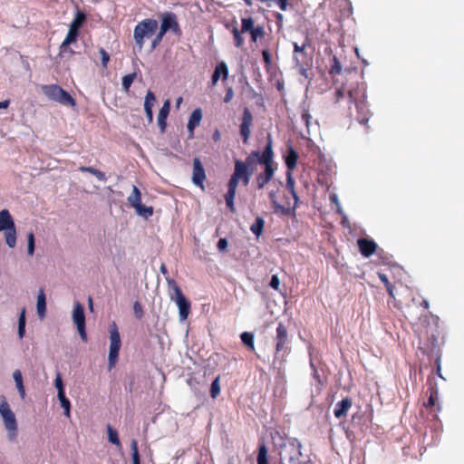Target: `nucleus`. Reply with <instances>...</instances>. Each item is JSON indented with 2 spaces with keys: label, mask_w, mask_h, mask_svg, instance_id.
I'll list each match as a JSON object with an SVG mask.
<instances>
[{
  "label": "nucleus",
  "mask_w": 464,
  "mask_h": 464,
  "mask_svg": "<svg viewBox=\"0 0 464 464\" xmlns=\"http://www.w3.org/2000/svg\"><path fill=\"white\" fill-rule=\"evenodd\" d=\"M128 201L134 208L141 204V193L136 186H133L132 193L128 197Z\"/></svg>",
  "instance_id": "obj_30"
},
{
  "label": "nucleus",
  "mask_w": 464,
  "mask_h": 464,
  "mask_svg": "<svg viewBox=\"0 0 464 464\" xmlns=\"http://www.w3.org/2000/svg\"><path fill=\"white\" fill-rule=\"evenodd\" d=\"M301 119L304 122L305 126L309 128L312 116L308 110H304L301 114Z\"/></svg>",
  "instance_id": "obj_53"
},
{
  "label": "nucleus",
  "mask_w": 464,
  "mask_h": 464,
  "mask_svg": "<svg viewBox=\"0 0 464 464\" xmlns=\"http://www.w3.org/2000/svg\"><path fill=\"white\" fill-rule=\"evenodd\" d=\"M166 34H167V31H162V27L160 26L158 34H156V36L152 39V41L150 43L151 50L156 49L160 44V43L162 42V39Z\"/></svg>",
  "instance_id": "obj_41"
},
{
  "label": "nucleus",
  "mask_w": 464,
  "mask_h": 464,
  "mask_svg": "<svg viewBox=\"0 0 464 464\" xmlns=\"http://www.w3.org/2000/svg\"><path fill=\"white\" fill-rule=\"evenodd\" d=\"M212 138H213V140H214L215 142H217V141H218V140H220V132H219V130H216L214 131Z\"/></svg>",
  "instance_id": "obj_63"
},
{
  "label": "nucleus",
  "mask_w": 464,
  "mask_h": 464,
  "mask_svg": "<svg viewBox=\"0 0 464 464\" xmlns=\"http://www.w3.org/2000/svg\"><path fill=\"white\" fill-rule=\"evenodd\" d=\"M269 198H270L271 202L274 204V207L276 208H281V206L276 200V192L275 191H271L269 193Z\"/></svg>",
  "instance_id": "obj_58"
},
{
  "label": "nucleus",
  "mask_w": 464,
  "mask_h": 464,
  "mask_svg": "<svg viewBox=\"0 0 464 464\" xmlns=\"http://www.w3.org/2000/svg\"><path fill=\"white\" fill-rule=\"evenodd\" d=\"M136 78V73H129L122 77V88L125 92H128Z\"/></svg>",
  "instance_id": "obj_42"
},
{
  "label": "nucleus",
  "mask_w": 464,
  "mask_h": 464,
  "mask_svg": "<svg viewBox=\"0 0 464 464\" xmlns=\"http://www.w3.org/2000/svg\"><path fill=\"white\" fill-rule=\"evenodd\" d=\"M343 72L342 64L339 61V59L334 55L331 61V66L329 69V73L332 76L339 75Z\"/></svg>",
  "instance_id": "obj_34"
},
{
  "label": "nucleus",
  "mask_w": 464,
  "mask_h": 464,
  "mask_svg": "<svg viewBox=\"0 0 464 464\" xmlns=\"http://www.w3.org/2000/svg\"><path fill=\"white\" fill-rule=\"evenodd\" d=\"M234 44L236 47L240 48L244 44V38L241 35V31H238L237 27H234L232 30Z\"/></svg>",
  "instance_id": "obj_46"
},
{
  "label": "nucleus",
  "mask_w": 464,
  "mask_h": 464,
  "mask_svg": "<svg viewBox=\"0 0 464 464\" xmlns=\"http://www.w3.org/2000/svg\"><path fill=\"white\" fill-rule=\"evenodd\" d=\"M206 171L199 158L193 159L192 182L201 189H205L204 181L206 180Z\"/></svg>",
  "instance_id": "obj_14"
},
{
  "label": "nucleus",
  "mask_w": 464,
  "mask_h": 464,
  "mask_svg": "<svg viewBox=\"0 0 464 464\" xmlns=\"http://www.w3.org/2000/svg\"><path fill=\"white\" fill-rule=\"evenodd\" d=\"M379 279L384 284L389 285V279L388 276L383 273H378Z\"/></svg>",
  "instance_id": "obj_62"
},
{
  "label": "nucleus",
  "mask_w": 464,
  "mask_h": 464,
  "mask_svg": "<svg viewBox=\"0 0 464 464\" xmlns=\"http://www.w3.org/2000/svg\"><path fill=\"white\" fill-rule=\"evenodd\" d=\"M170 111V102L169 100H166L160 108L158 115V124L162 132L165 131L167 122L166 120Z\"/></svg>",
  "instance_id": "obj_23"
},
{
  "label": "nucleus",
  "mask_w": 464,
  "mask_h": 464,
  "mask_svg": "<svg viewBox=\"0 0 464 464\" xmlns=\"http://www.w3.org/2000/svg\"><path fill=\"white\" fill-rule=\"evenodd\" d=\"M42 92L52 101L66 106H75V100L72 95L57 84L43 85Z\"/></svg>",
  "instance_id": "obj_9"
},
{
  "label": "nucleus",
  "mask_w": 464,
  "mask_h": 464,
  "mask_svg": "<svg viewBox=\"0 0 464 464\" xmlns=\"http://www.w3.org/2000/svg\"><path fill=\"white\" fill-rule=\"evenodd\" d=\"M306 44L299 45L297 43H293L294 47V60L297 66L304 68V65H308L309 58L305 52ZM304 71V69H303Z\"/></svg>",
  "instance_id": "obj_16"
},
{
  "label": "nucleus",
  "mask_w": 464,
  "mask_h": 464,
  "mask_svg": "<svg viewBox=\"0 0 464 464\" xmlns=\"http://www.w3.org/2000/svg\"><path fill=\"white\" fill-rule=\"evenodd\" d=\"M273 145L272 138L270 135L267 137V142L263 151L262 165L265 166V169L262 173L258 174L256 178V187L258 189H262L266 185L273 179L276 168L273 164Z\"/></svg>",
  "instance_id": "obj_2"
},
{
  "label": "nucleus",
  "mask_w": 464,
  "mask_h": 464,
  "mask_svg": "<svg viewBox=\"0 0 464 464\" xmlns=\"http://www.w3.org/2000/svg\"><path fill=\"white\" fill-rule=\"evenodd\" d=\"M133 312L136 318L141 319L143 317V309L141 304L138 301H136L133 304Z\"/></svg>",
  "instance_id": "obj_52"
},
{
  "label": "nucleus",
  "mask_w": 464,
  "mask_h": 464,
  "mask_svg": "<svg viewBox=\"0 0 464 464\" xmlns=\"http://www.w3.org/2000/svg\"><path fill=\"white\" fill-rule=\"evenodd\" d=\"M429 391H430V397L428 399V401L424 402V406L426 408L436 407L437 411H440L441 410V407L439 403H437L438 397H439L438 389L434 386H430L429 388Z\"/></svg>",
  "instance_id": "obj_25"
},
{
  "label": "nucleus",
  "mask_w": 464,
  "mask_h": 464,
  "mask_svg": "<svg viewBox=\"0 0 464 464\" xmlns=\"http://www.w3.org/2000/svg\"><path fill=\"white\" fill-rule=\"evenodd\" d=\"M79 32L69 27V31L63 42L61 44V52H65L66 48L72 43L76 42Z\"/></svg>",
  "instance_id": "obj_27"
},
{
  "label": "nucleus",
  "mask_w": 464,
  "mask_h": 464,
  "mask_svg": "<svg viewBox=\"0 0 464 464\" xmlns=\"http://www.w3.org/2000/svg\"><path fill=\"white\" fill-rule=\"evenodd\" d=\"M202 119V111L200 108L195 109L189 116L188 122L187 125L188 130L189 132L188 138H192L194 136V130L197 126L199 125Z\"/></svg>",
  "instance_id": "obj_20"
},
{
  "label": "nucleus",
  "mask_w": 464,
  "mask_h": 464,
  "mask_svg": "<svg viewBox=\"0 0 464 464\" xmlns=\"http://www.w3.org/2000/svg\"><path fill=\"white\" fill-rule=\"evenodd\" d=\"M251 36V42L256 43L258 38H263L265 36V29L263 25L255 26V28L249 32Z\"/></svg>",
  "instance_id": "obj_39"
},
{
  "label": "nucleus",
  "mask_w": 464,
  "mask_h": 464,
  "mask_svg": "<svg viewBox=\"0 0 464 464\" xmlns=\"http://www.w3.org/2000/svg\"><path fill=\"white\" fill-rule=\"evenodd\" d=\"M441 365H440V357L438 356L436 358V373L440 377L443 378L441 375Z\"/></svg>",
  "instance_id": "obj_61"
},
{
  "label": "nucleus",
  "mask_w": 464,
  "mask_h": 464,
  "mask_svg": "<svg viewBox=\"0 0 464 464\" xmlns=\"http://www.w3.org/2000/svg\"><path fill=\"white\" fill-rule=\"evenodd\" d=\"M159 28L158 21L146 18L139 22L133 30V39L138 51L143 49L146 39L152 37Z\"/></svg>",
  "instance_id": "obj_4"
},
{
  "label": "nucleus",
  "mask_w": 464,
  "mask_h": 464,
  "mask_svg": "<svg viewBox=\"0 0 464 464\" xmlns=\"http://www.w3.org/2000/svg\"><path fill=\"white\" fill-rule=\"evenodd\" d=\"M87 18L86 14L83 11L77 9L75 15L72 21L70 24V28L74 29L79 32L82 24H84Z\"/></svg>",
  "instance_id": "obj_26"
},
{
  "label": "nucleus",
  "mask_w": 464,
  "mask_h": 464,
  "mask_svg": "<svg viewBox=\"0 0 464 464\" xmlns=\"http://www.w3.org/2000/svg\"><path fill=\"white\" fill-rule=\"evenodd\" d=\"M130 450L132 452L133 464H140V454H139V450H138V442L136 440H131Z\"/></svg>",
  "instance_id": "obj_43"
},
{
  "label": "nucleus",
  "mask_w": 464,
  "mask_h": 464,
  "mask_svg": "<svg viewBox=\"0 0 464 464\" xmlns=\"http://www.w3.org/2000/svg\"><path fill=\"white\" fill-rule=\"evenodd\" d=\"M255 28L254 19L252 17L241 19V33H249Z\"/></svg>",
  "instance_id": "obj_40"
},
{
  "label": "nucleus",
  "mask_w": 464,
  "mask_h": 464,
  "mask_svg": "<svg viewBox=\"0 0 464 464\" xmlns=\"http://www.w3.org/2000/svg\"><path fill=\"white\" fill-rule=\"evenodd\" d=\"M262 157L263 152L260 153L258 150H253L246 158L245 161L235 160L234 172L228 180L227 192L225 195L226 205L232 213L236 212L234 199L239 181H242L244 186L248 185L254 172V165L256 162L262 164Z\"/></svg>",
  "instance_id": "obj_1"
},
{
  "label": "nucleus",
  "mask_w": 464,
  "mask_h": 464,
  "mask_svg": "<svg viewBox=\"0 0 464 464\" xmlns=\"http://www.w3.org/2000/svg\"><path fill=\"white\" fill-rule=\"evenodd\" d=\"M72 320H73V323L77 326V330H78L81 339L86 343L88 338H87L86 327H85L84 308H83V305L79 302L74 303L73 312H72Z\"/></svg>",
  "instance_id": "obj_12"
},
{
  "label": "nucleus",
  "mask_w": 464,
  "mask_h": 464,
  "mask_svg": "<svg viewBox=\"0 0 464 464\" xmlns=\"http://www.w3.org/2000/svg\"><path fill=\"white\" fill-rule=\"evenodd\" d=\"M55 387L58 391L57 396H61L65 394L64 388H63V382L61 377V374L58 372L54 381Z\"/></svg>",
  "instance_id": "obj_49"
},
{
  "label": "nucleus",
  "mask_w": 464,
  "mask_h": 464,
  "mask_svg": "<svg viewBox=\"0 0 464 464\" xmlns=\"http://www.w3.org/2000/svg\"><path fill=\"white\" fill-rule=\"evenodd\" d=\"M108 440L113 445L121 447V441L119 440L118 432L111 425L107 426Z\"/></svg>",
  "instance_id": "obj_38"
},
{
  "label": "nucleus",
  "mask_w": 464,
  "mask_h": 464,
  "mask_svg": "<svg viewBox=\"0 0 464 464\" xmlns=\"http://www.w3.org/2000/svg\"><path fill=\"white\" fill-rule=\"evenodd\" d=\"M274 342L276 347L274 362L276 360L285 361V357L291 350L289 347L290 338L287 327L282 322L277 324Z\"/></svg>",
  "instance_id": "obj_5"
},
{
  "label": "nucleus",
  "mask_w": 464,
  "mask_h": 464,
  "mask_svg": "<svg viewBox=\"0 0 464 464\" xmlns=\"http://www.w3.org/2000/svg\"><path fill=\"white\" fill-rule=\"evenodd\" d=\"M135 210L139 216L143 217L145 218L151 217L154 212L152 207H146L142 205V203L136 207Z\"/></svg>",
  "instance_id": "obj_37"
},
{
  "label": "nucleus",
  "mask_w": 464,
  "mask_h": 464,
  "mask_svg": "<svg viewBox=\"0 0 464 464\" xmlns=\"http://www.w3.org/2000/svg\"><path fill=\"white\" fill-rule=\"evenodd\" d=\"M355 93H356V91H354V90H350L347 92L349 106L344 114H345V116L350 117V118L353 117V113L351 111L352 110L351 105L353 103L355 105L356 111H357V116L355 117L356 121L360 124L365 125L369 121L370 112L365 104V101L364 100H360V101L357 100Z\"/></svg>",
  "instance_id": "obj_8"
},
{
  "label": "nucleus",
  "mask_w": 464,
  "mask_h": 464,
  "mask_svg": "<svg viewBox=\"0 0 464 464\" xmlns=\"http://www.w3.org/2000/svg\"><path fill=\"white\" fill-rule=\"evenodd\" d=\"M228 72V67L224 61L218 63L211 76V86H215L220 78H222L223 82L227 81Z\"/></svg>",
  "instance_id": "obj_17"
},
{
  "label": "nucleus",
  "mask_w": 464,
  "mask_h": 464,
  "mask_svg": "<svg viewBox=\"0 0 464 464\" xmlns=\"http://www.w3.org/2000/svg\"><path fill=\"white\" fill-rule=\"evenodd\" d=\"M352 404V399L349 397H345L341 401H338L334 410V416L338 419L345 417Z\"/></svg>",
  "instance_id": "obj_21"
},
{
  "label": "nucleus",
  "mask_w": 464,
  "mask_h": 464,
  "mask_svg": "<svg viewBox=\"0 0 464 464\" xmlns=\"http://www.w3.org/2000/svg\"><path fill=\"white\" fill-rule=\"evenodd\" d=\"M27 241H28V254L30 256H33L34 252V235L33 232H30L28 234Z\"/></svg>",
  "instance_id": "obj_51"
},
{
  "label": "nucleus",
  "mask_w": 464,
  "mask_h": 464,
  "mask_svg": "<svg viewBox=\"0 0 464 464\" xmlns=\"http://www.w3.org/2000/svg\"><path fill=\"white\" fill-rule=\"evenodd\" d=\"M286 188L291 193L292 197L295 199V208L297 206L298 203V196L295 189V179L293 178L292 173L286 172Z\"/></svg>",
  "instance_id": "obj_29"
},
{
  "label": "nucleus",
  "mask_w": 464,
  "mask_h": 464,
  "mask_svg": "<svg viewBox=\"0 0 464 464\" xmlns=\"http://www.w3.org/2000/svg\"><path fill=\"white\" fill-rule=\"evenodd\" d=\"M0 415L8 431L9 440H15L17 436V421L5 396L0 397Z\"/></svg>",
  "instance_id": "obj_7"
},
{
  "label": "nucleus",
  "mask_w": 464,
  "mask_h": 464,
  "mask_svg": "<svg viewBox=\"0 0 464 464\" xmlns=\"http://www.w3.org/2000/svg\"><path fill=\"white\" fill-rule=\"evenodd\" d=\"M262 58L265 64V67L268 69L272 64V55L268 49H264L262 51Z\"/></svg>",
  "instance_id": "obj_48"
},
{
  "label": "nucleus",
  "mask_w": 464,
  "mask_h": 464,
  "mask_svg": "<svg viewBox=\"0 0 464 464\" xmlns=\"http://www.w3.org/2000/svg\"><path fill=\"white\" fill-rule=\"evenodd\" d=\"M25 308L23 307L19 318H18V336L20 339H22L24 336L25 334V324H26V318H25Z\"/></svg>",
  "instance_id": "obj_33"
},
{
  "label": "nucleus",
  "mask_w": 464,
  "mask_h": 464,
  "mask_svg": "<svg viewBox=\"0 0 464 464\" xmlns=\"http://www.w3.org/2000/svg\"><path fill=\"white\" fill-rule=\"evenodd\" d=\"M99 53L101 55L102 67L107 68L108 63L110 61V54L103 48H100Z\"/></svg>",
  "instance_id": "obj_50"
},
{
  "label": "nucleus",
  "mask_w": 464,
  "mask_h": 464,
  "mask_svg": "<svg viewBox=\"0 0 464 464\" xmlns=\"http://www.w3.org/2000/svg\"><path fill=\"white\" fill-rule=\"evenodd\" d=\"M357 245L360 253L365 257H369L373 255L377 248V244L373 240L367 238H359L357 240Z\"/></svg>",
  "instance_id": "obj_18"
},
{
  "label": "nucleus",
  "mask_w": 464,
  "mask_h": 464,
  "mask_svg": "<svg viewBox=\"0 0 464 464\" xmlns=\"http://www.w3.org/2000/svg\"><path fill=\"white\" fill-rule=\"evenodd\" d=\"M219 376H218L211 383L210 386V396L213 399H216L220 393V382Z\"/></svg>",
  "instance_id": "obj_44"
},
{
  "label": "nucleus",
  "mask_w": 464,
  "mask_h": 464,
  "mask_svg": "<svg viewBox=\"0 0 464 464\" xmlns=\"http://www.w3.org/2000/svg\"><path fill=\"white\" fill-rule=\"evenodd\" d=\"M10 104V101L9 100H5L4 102H0V109H6L8 108Z\"/></svg>",
  "instance_id": "obj_64"
},
{
  "label": "nucleus",
  "mask_w": 464,
  "mask_h": 464,
  "mask_svg": "<svg viewBox=\"0 0 464 464\" xmlns=\"http://www.w3.org/2000/svg\"><path fill=\"white\" fill-rule=\"evenodd\" d=\"M167 284L169 298L176 303L179 308V321L184 322L190 314L191 303L183 295L180 287L174 279L167 278Z\"/></svg>",
  "instance_id": "obj_3"
},
{
  "label": "nucleus",
  "mask_w": 464,
  "mask_h": 464,
  "mask_svg": "<svg viewBox=\"0 0 464 464\" xmlns=\"http://www.w3.org/2000/svg\"><path fill=\"white\" fill-rule=\"evenodd\" d=\"M38 316L43 319L45 316L46 313V296L44 289H40L37 295V304H36Z\"/></svg>",
  "instance_id": "obj_24"
},
{
  "label": "nucleus",
  "mask_w": 464,
  "mask_h": 464,
  "mask_svg": "<svg viewBox=\"0 0 464 464\" xmlns=\"http://www.w3.org/2000/svg\"><path fill=\"white\" fill-rule=\"evenodd\" d=\"M0 231H5V242L13 248L16 245V229L10 212L7 209L0 211Z\"/></svg>",
  "instance_id": "obj_10"
},
{
  "label": "nucleus",
  "mask_w": 464,
  "mask_h": 464,
  "mask_svg": "<svg viewBox=\"0 0 464 464\" xmlns=\"http://www.w3.org/2000/svg\"><path fill=\"white\" fill-rule=\"evenodd\" d=\"M58 399L60 401L61 407L64 410V415L69 418L71 409L70 401L66 398L65 394L58 396Z\"/></svg>",
  "instance_id": "obj_47"
},
{
  "label": "nucleus",
  "mask_w": 464,
  "mask_h": 464,
  "mask_svg": "<svg viewBox=\"0 0 464 464\" xmlns=\"http://www.w3.org/2000/svg\"><path fill=\"white\" fill-rule=\"evenodd\" d=\"M281 11H286L288 7V0H275Z\"/></svg>",
  "instance_id": "obj_57"
},
{
  "label": "nucleus",
  "mask_w": 464,
  "mask_h": 464,
  "mask_svg": "<svg viewBox=\"0 0 464 464\" xmlns=\"http://www.w3.org/2000/svg\"><path fill=\"white\" fill-rule=\"evenodd\" d=\"M298 158L299 155L297 151L293 148V146L289 145L285 156V163L287 169L286 172H293V170L296 168Z\"/></svg>",
  "instance_id": "obj_19"
},
{
  "label": "nucleus",
  "mask_w": 464,
  "mask_h": 464,
  "mask_svg": "<svg viewBox=\"0 0 464 464\" xmlns=\"http://www.w3.org/2000/svg\"><path fill=\"white\" fill-rule=\"evenodd\" d=\"M110 334V351L108 357V370L111 371L117 364L119 359V353L121 346V335L117 324L111 322L109 325Z\"/></svg>",
  "instance_id": "obj_6"
},
{
  "label": "nucleus",
  "mask_w": 464,
  "mask_h": 464,
  "mask_svg": "<svg viewBox=\"0 0 464 464\" xmlns=\"http://www.w3.org/2000/svg\"><path fill=\"white\" fill-rule=\"evenodd\" d=\"M14 380L15 382L16 388L22 399L25 397V389L24 386L23 376L20 370H15L13 373Z\"/></svg>",
  "instance_id": "obj_28"
},
{
  "label": "nucleus",
  "mask_w": 464,
  "mask_h": 464,
  "mask_svg": "<svg viewBox=\"0 0 464 464\" xmlns=\"http://www.w3.org/2000/svg\"><path fill=\"white\" fill-rule=\"evenodd\" d=\"M79 170L82 172H88L95 176L100 181H105L107 179L104 172L93 168V167H80Z\"/></svg>",
  "instance_id": "obj_32"
},
{
  "label": "nucleus",
  "mask_w": 464,
  "mask_h": 464,
  "mask_svg": "<svg viewBox=\"0 0 464 464\" xmlns=\"http://www.w3.org/2000/svg\"><path fill=\"white\" fill-rule=\"evenodd\" d=\"M385 285V287H386V290H387V292H388L389 295H390L392 298H394V292H393V290H394V285H393L391 282H389V285Z\"/></svg>",
  "instance_id": "obj_59"
},
{
  "label": "nucleus",
  "mask_w": 464,
  "mask_h": 464,
  "mask_svg": "<svg viewBox=\"0 0 464 464\" xmlns=\"http://www.w3.org/2000/svg\"><path fill=\"white\" fill-rule=\"evenodd\" d=\"M242 343L247 346L250 351L255 350L254 335L249 332H244L240 335Z\"/></svg>",
  "instance_id": "obj_36"
},
{
  "label": "nucleus",
  "mask_w": 464,
  "mask_h": 464,
  "mask_svg": "<svg viewBox=\"0 0 464 464\" xmlns=\"http://www.w3.org/2000/svg\"><path fill=\"white\" fill-rule=\"evenodd\" d=\"M264 226V219L260 217H257L255 222L250 226V230L254 235L259 237L263 232Z\"/></svg>",
  "instance_id": "obj_35"
},
{
  "label": "nucleus",
  "mask_w": 464,
  "mask_h": 464,
  "mask_svg": "<svg viewBox=\"0 0 464 464\" xmlns=\"http://www.w3.org/2000/svg\"><path fill=\"white\" fill-rule=\"evenodd\" d=\"M282 453L287 459L289 464H304L301 460L302 457V443L299 440L293 438L288 440L286 444L282 447Z\"/></svg>",
  "instance_id": "obj_11"
},
{
  "label": "nucleus",
  "mask_w": 464,
  "mask_h": 464,
  "mask_svg": "<svg viewBox=\"0 0 464 464\" xmlns=\"http://www.w3.org/2000/svg\"><path fill=\"white\" fill-rule=\"evenodd\" d=\"M269 285L275 290L279 289L280 280L276 275L272 276Z\"/></svg>",
  "instance_id": "obj_54"
},
{
  "label": "nucleus",
  "mask_w": 464,
  "mask_h": 464,
  "mask_svg": "<svg viewBox=\"0 0 464 464\" xmlns=\"http://www.w3.org/2000/svg\"><path fill=\"white\" fill-rule=\"evenodd\" d=\"M345 97V87L344 84H342L340 87L335 89L334 94V103L339 104L341 100H343Z\"/></svg>",
  "instance_id": "obj_45"
},
{
  "label": "nucleus",
  "mask_w": 464,
  "mask_h": 464,
  "mask_svg": "<svg viewBox=\"0 0 464 464\" xmlns=\"http://www.w3.org/2000/svg\"><path fill=\"white\" fill-rule=\"evenodd\" d=\"M162 31H172L175 34H180V27L174 13H166L162 15L161 24Z\"/></svg>",
  "instance_id": "obj_15"
},
{
  "label": "nucleus",
  "mask_w": 464,
  "mask_h": 464,
  "mask_svg": "<svg viewBox=\"0 0 464 464\" xmlns=\"http://www.w3.org/2000/svg\"><path fill=\"white\" fill-rule=\"evenodd\" d=\"M257 464H269L268 463V450L265 443L258 446V453L256 458Z\"/></svg>",
  "instance_id": "obj_31"
},
{
  "label": "nucleus",
  "mask_w": 464,
  "mask_h": 464,
  "mask_svg": "<svg viewBox=\"0 0 464 464\" xmlns=\"http://www.w3.org/2000/svg\"><path fill=\"white\" fill-rule=\"evenodd\" d=\"M240 121L239 134L243 143L246 145L251 136V126L253 124V115L247 107L244 109Z\"/></svg>",
  "instance_id": "obj_13"
},
{
  "label": "nucleus",
  "mask_w": 464,
  "mask_h": 464,
  "mask_svg": "<svg viewBox=\"0 0 464 464\" xmlns=\"http://www.w3.org/2000/svg\"><path fill=\"white\" fill-rule=\"evenodd\" d=\"M233 97H234L233 88L232 87H228L227 89V91H226V94H225V97H224V102L228 103L229 102H231Z\"/></svg>",
  "instance_id": "obj_55"
},
{
  "label": "nucleus",
  "mask_w": 464,
  "mask_h": 464,
  "mask_svg": "<svg viewBox=\"0 0 464 464\" xmlns=\"http://www.w3.org/2000/svg\"><path fill=\"white\" fill-rule=\"evenodd\" d=\"M217 247L219 251H224L227 247V238H220L218 242Z\"/></svg>",
  "instance_id": "obj_56"
},
{
  "label": "nucleus",
  "mask_w": 464,
  "mask_h": 464,
  "mask_svg": "<svg viewBox=\"0 0 464 464\" xmlns=\"http://www.w3.org/2000/svg\"><path fill=\"white\" fill-rule=\"evenodd\" d=\"M156 102L155 94L151 91H148L145 96L144 101V111L148 119V122L151 123L153 121V112L152 108Z\"/></svg>",
  "instance_id": "obj_22"
},
{
  "label": "nucleus",
  "mask_w": 464,
  "mask_h": 464,
  "mask_svg": "<svg viewBox=\"0 0 464 464\" xmlns=\"http://www.w3.org/2000/svg\"><path fill=\"white\" fill-rule=\"evenodd\" d=\"M385 285V287H386V290H387V292H388L389 295H390L392 298H394V292H393V290H394V285H393L391 282H389V285Z\"/></svg>",
  "instance_id": "obj_60"
}]
</instances>
